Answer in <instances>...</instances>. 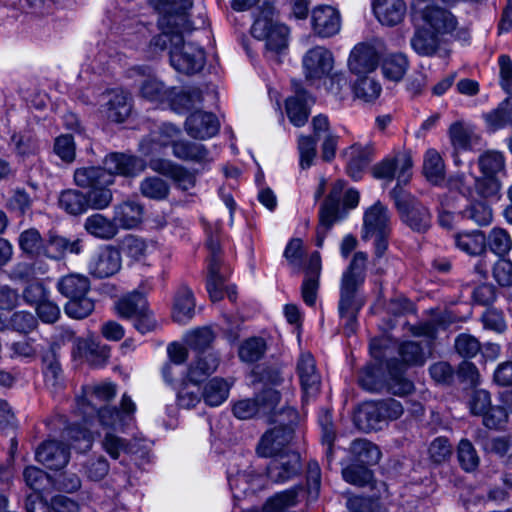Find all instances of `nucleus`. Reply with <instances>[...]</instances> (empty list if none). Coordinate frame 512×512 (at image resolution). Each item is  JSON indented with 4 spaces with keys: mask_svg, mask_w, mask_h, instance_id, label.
<instances>
[{
    "mask_svg": "<svg viewBox=\"0 0 512 512\" xmlns=\"http://www.w3.org/2000/svg\"><path fill=\"white\" fill-rule=\"evenodd\" d=\"M383 403L365 401L354 413L355 425L364 432L377 431L382 428Z\"/></svg>",
    "mask_w": 512,
    "mask_h": 512,
    "instance_id": "nucleus-25",
    "label": "nucleus"
},
{
    "mask_svg": "<svg viewBox=\"0 0 512 512\" xmlns=\"http://www.w3.org/2000/svg\"><path fill=\"white\" fill-rule=\"evenodd\" d=\"M300 471V455L294 451L272 457L267 466V476L274 483H284L297 476Z\"/></svg>",
    "mask_w": 512,
    "mask_h": 512,
    "instance_id": "nucleus-16",
    "label": "nucleus"
},
{
    "mask_svg": "<svg viewBox=\"0 0 512 512\" xmlns=\"http://www.w3.org/2000/svg\"><path fill=\"white\" fill-rule=\"evenodd\" d=\"M195 314V299L192 290L187 286H181L174 299L173 319L177 323H188Z\"/></svg>",
    "mask_w": 512,
    "mask_h": 512,
    "instance_id": "nucleus-29",
    "label": "nucleus"
},
{
    "mask_svg": "<svg viewBox=\"0 0 512 512\" xmlns=\"http://www.w3.org/2000/svg\"><path fill=\"white\" fill-rule=\"evenodd\" d=\"M458 459L466 471H473L479 464L476 450L467 439H462L458 445Z\"/></svg>",
    "mask_w": 512,
    "mask_h": 512,
    "instance_id": "nucleus-64",
    "label": "nucleus"
},
{
    "mask_svg": "<svg viewBox=\"0 0 512 512\" xmlns=\"http://www.w3.org/2000/svg\"><path fill=\"white\" fill-rule=\"evenodd\" d=\"M206 235V246L210 252L206 287L211 300L219 301L224 296L225 286V277L220 273L221 231L218 226H208Z\"/></svg>",
    "mask_w": 512,
    "mask_h": 512,
    "instance_id": "nucleus-8",
    "label": "nucleus"
},
{
    "mask_svg": "<svg viewBox=\"0 0 512 512\" xmlns=\"http://www.w3.org/2000/svg\"><path fill=\"white\" fill-rule=\"evenodd\" d=\"M456 246L469 255H479L486 246V237L480 230L462 232L455 236Z\"/></svg>",
    "mask_w": 512,
    "mask_h": 512,
    "instance_id": "nucleus-41",
    "label": "nucleus"
},
{
    "mask_svg": "<svg viewBox=\"0 0 512 512\" xmlns=\"http://www.w3.org/2000/svg\"><path fill=\"white\" fill-rule=\"evenodd\" d=\"M366 262L367 254L361 251L356 252L341 277L338 310L344 333L347 336L355 333L356 317L363 305L362 301L357 299V290L363 282V271Z\"/></svg>",
    "mask_w": 512,
    "mask_h": 512,
    "instance_id": "nucleus-2",
    "label": "nucleus"
},
{
    "mask_svg": "<svg viewBox=\"0 0 512 512\" xmlns=\"http://www.w3.org/2000/svg\"><path fill=\"white\" fill-rule=\"evenodd\" d=\"M412 18L415 22L422 21L440 36L451 34L457 27L456 17L433 0H413Z\"/></svg>",
    "mask_w": 512,
    "mask_h": 512,
    "instance_id": "nucleus-7",
    "label": "nucleus"
},
{
    "mask_svg": "<svg viewBox=\"0 0 512 512\" xmlns=\"http://www.w3.org/2000/svg\"><path fill=\"white\" fill-rule=\"evenodd\" d=\"M381 61V52L374 43L360 42L349 53L347 66L349 71L360 77L374 72Z\"/></svg>",
    "mask_w": 512,
    "mask_h": 512,
    "instance_id": "nucleus-12",
    "label": "nucleus"
},
{
    "mask_svg": "<svg viewBox=\"0 0 512 512\" xmlns=\"http://www.w3.org/2000/svg\"><path fill=\"white\" fill-rule=\"evenodd\" d=\"M251 34L265 42L267 59L279 62L278 56L288 46L289 29L275 18L274 8L272 14L257 16L251 27Z\"/></svg>",
    "mask_w": 512,
    "mask_h": 512,
    "instance_id": "nucleus-5",
    "label": "nucleus"
},
{
    "mask_svg": "<svg viewBox=\"0 0 512 512\" xmlns=\"http://www.w3.org/2000/svg\"><path fill=\"white\" fill-rule=\"evenodd\" d=\"M136 404L130 396L124 394L120 401V408L103 407L97 411L100 424L107 428L124 430L134 420Z\"/></svg>",
    "mask_w": 512,
    "mask_h": 512,
    "instance_id": "nucleus-14",
    "label": "nucleus"
},
{
    "mask_svg": "<svg viewBox=\"0 0 512 512\" xmlns=\"http://www.w3.org/2000/svg\"><path fill=\"white\" fill-rule=\"evenodd\" d=\"M154 8L159 14L158 27L166 28L169 24L176 22L185 29L190 27L188 10L193 6L192 0H151Z\"/></svg>",
    "mask_w": 512,
    "mask_h": 512,
    "instance_id": "nucleus-13",
    "label": "nucleus"
},
{
    "mask_svg": "<svg viewBox=\"0 0 512 512\" xmlns=\"http://www.w3.org/2000/svg\"><path fill=\"white\" fill-rule=\"evenodd\" d=\"M172 94L168 102L171 108L177 113H185L197 108L203 102V95L200 89L192 88L188 91H177L171 88Z\"/></svg>",
    "mask_w": 512,
    "mask_h": 512,
    "instance_id": "nucleus-32",
    "label": "nucleus"
},
{
    "mask_svg": "<svg viewBox=\"0 0 512 512\" xmlns=\"http://www.w3.org/2000/svg\"><path fill=\"white\" fill-rule=\"evenodd\" d=\"M412 158L408 152H399L392 159L386 160V183L397 180L396 187L391 192L395 206L398 211L407 215V220L417 221L416 214H420L419 221H426V210L412 197L404 191L401 186L406 185L412 177Z\"/></svg>",
    "mask_w": 512,
    "mask_h": 512,
    "instance_id": "nucleus-3",
    "label": "nucleus"
},
{
    "mask_svg": "<svg viewBox=\"0 0 512 512\" xmlns=\"http://www.w3.org/2000/svg\"><path fill=\"white\" fill-rule=\"evenodd\" d=\"M303 74L307 81H318L330 76L334 68L333 53L323 46L309 49L302 58Z\"/></svg>",
    "mask_w": 512,
    "mask_h": 512,
    "instance_id": "nucleus-11",
    "label": "nucleus"
},
{
    "mask_svg": "<svg viewBox=\"0 0 512 512\" xmlns=\"http://www.w3.org/2000/svg\"><path fill=\"white\" fill-rule=\"evenodd\" d=\"M121 268V255L111 247H102L90 258L88 270L97 278H107L116 274Z\"/></svg>",
    "mask_w": 512,
    "mask_h": 512,
    "instance_id": "nucleus-18",
    "label": "nucleus"
},
{
    "mask_svg": "<svg viewBox=\"0 0 512 512\" xmlns=\"http://www.w3.org/2000/svg\"><path fill=\"white\" fill-rule=\"evenodd\" d=\"M229 387L222 378L215 377L211 379L205 386L202 397L209 406H219L228 397Z\"/></svg>",
    "mask_w": 512,
    "mask_h": 512,
    "instance_id": "nucleus-45",
    "label": "nucleus"
},
{
    "mask_svg": "<svg viewBox=\"0 0 512 512\" xmlns=\"http://www.w3.org/2000/svg\"><path fill=\"white\" fill-rule=\"evenodd\" d=\"M102 449L112 458L119 459L123 455H130L137 452L136 442L107 432L102 441Z\"/></svg>",
    "mask_w": 512,
    "mask_h": 512,
    "instance_id": "nucleus-34",
    "label": "nucleus"
},
{
    "mask_svg": "<svg viewBox=\"0 0 512 512\" xmlns=\"http://www.w3.org/2000/svg\"><path fill=\"white\" fill-rule=\"evenodd\" d=\"M46 249H48L51 254L56 255L55 258H57L59 255L67 252L79 254L81 252V245L79 239L70 241L65 237L51 236L46 245Z\"/></svg>",
    "mask_w": 512,
    "mask_h": 512,
    "instance_id": "nucleus-59",
    "label": "nucleus"
},
{
    "mask_svg": "<svg viewBox=\"0 0 512 512\" xmlns=\"http://www.w3.org/2000/svg\"><path fill=\"white\" fill-rule=\"evenodd\" d=\"M399 355L407 365L422 366L426 362L423 348L415 341L403 342L399 346Z\"/></svg>",
    "mask_w": 512,
    "mask_h": 512,
    "instance_id": "nucleus-56",
    "label": "nucleus"
},
{
    "mask_svg": "<svg viewBox=\"0 0 512 512\" xmlns=\"http://www.w3.org/2000/svg\"><path fill=\"white\" fill-rule=\"evenodd\" d=\"M66 437L71 440L70 446L78 451L89 450L93 436L89 429L81 425H73L66 430Z\"/></svg>",
    "mask_w": 512,
    "mask_h": 512,
    "instance_id": "nucleus-55",
    "label": "nucleus"
},
{
    "mask_svg": "<svg viewBox=\"0 0 512 512\" xmlns=\"http://www.w3.org/2000/svg\"><path fill=\"white\" fill-rule=\"evenodd\" d=\"M267 342L262 337H250L239 346L238 355L241 361L254 363L261 360L267 351Z\"/></svg>",
    "mask_w": 512,
    "mask_h": 512,
    "instance_id": "nucleus-44",
    "label": "nucleus"
},
{
    "mask_svg": "<svg viewBox=\"0 0 512 512\" xmlns=\"http://www.w3.org/2000/svg\"><path fill=\"white\" fill-rule=\"evenodd\" d=\"M292 438L293 429L291 427H274L261 437L257 453L261 457H275L283 454V449L291 442Z\"/></svg>",
    "mask_w": 512,
    "mask_h": 512,
    "instance_id": "nucleus-20",
    "label": "nucleus"
},
{
    "mask_svg": "<svg viewBox=\"0 0 512 512\" xmlns=\"http://www.w3.org/2000/svg\"><path fill=\"white\" fill-rule=\"evenodd\" d=\"M351 451L363 464L376 463L381 457L379 448L365 439L354 440L351 444Z\"/></svg>",
    "mask_w": 512,
    "mask_h": 512,
    "instance_id": "nucleus-51",
    "label": "nucleus"
},
{
    "mask_svg": "<svg viewBox=\"0 0 512 512\" xmlns=\"http://www.w3.org/2000/svg\"><path fill=\"white\" fill-rule=\"evenodd\" d=\"M408 60L402 53H392L386 56V79L398 82L406 73Z\"/></svg>",
    "mask_w": 512,
    "mask_h": 512,
    "instance_id": "nucleus-58",
    "label": "nucleus"
},
{
    "mask_svg": "<svg viewBox=\"0 0 512 512\" xmlns=\"http://www.w3.org/2000/svg\"><path fill=\"white\" fill-rule=\"evenodd\" d=\"M131 103L123 90H113L108 94L107 102L102 106V113L112 122L122 123L130 115Z\"/></svg>",
    "mask_w": 512,
    "mask_h": 512,
    "instance_id": "nucleus-27",
    "label": "nucleus"
},
{
    "mask_svg": "<svg viewBox=\"0 0 512 512\" xmlns=\"http://www.w3.org/2000/svg\"><path fill=\"white\" fill-rule=\"evenodd\" d=\"M478 165L484 176H496L505 170V158L501 152L489 150L479 157Z\"/></svg>",
    "mask_w": 512,
    "mask_h": 512,
    "instance_id": "nucleus-49",
    "label": "nucleus"
},
{
    "mask_svg": "<svg viewBox=\"0 0 512 512\" xmlns=\"http://www.w3.org/2000/svg\"><path fill=\"white\" fill-rule=\"evenodd\" d=\"M59 205L67 213L78 215L86 212L88 201L83 193L77 190H66L60 195Z\"/></svg>",
    "mask_w": 512,
    "mask_h": 512,
    "instance_id": "nucleus-48",
    "label": "nucleus"
},
{
    "mask_svg": "<svg viewBox=\"0 0 512 512\" xmlns=\"http://www.w3.org/2000/svg\"><path fill=\"white\" fill-rule=\"evenodd\" d=\"M43 363L46 385L55 389L59 388L62 381V370L53 348H51L49 354L43 357Z\"/></svg>",
    "mask_w": 512,
    "mask_h": 512,
    "instance_id": "nucleus-52",
    "label": "nucleus"
},
{
    "mask_svg": "<svg viewBox=\"0 0 512 512\" xmlns=\"http://www.w3.org/2000/svg\"><path fill=\"white\" fill-rule=\"evenodd\" d=\"M372 360L361 370L359 385L369 392H379L384 387V339L373 338L369 345Z\"/></svg>",
    "mask_w": 512,
    "mask_h": 512,
    "instance_id": "nucleus-9",
    "label": "nucleus"
},
{
    "mask_svg": "<svg viewBox=\"0 0 512 512\" xmlns=\"http://www.w3.org/2000/svg\"><path fill=\"white\" fill-rule=\"evenodd\" d=\"M75 184L82 188L92 189L99 185H112L113 178L101 167H82L74 173Z\"/></svg>",
    "mask_w": 512,
    "mask_h": 512,
    "instance_id": "nucleus-31",
    "label": "nucleus"
},
{
    "mask_svg": "<svg viewBox=\"0 0 512 512\" xmlns=\"http://www.w3.org/2000/svg\"><path fill=\"white\" fill-rule=\"evenodd\" d=\"M69 448L58 441H46L36 450V460L52 470H59L69 462Z\"/></svg>",
    "mask_w": 512,
    "mask_h": 512,
    "instance_id": "nucleus-24",
    "label": "nucleus"
},
{
    "mask_svg": "<svg viewBox=\"0 0 512 512\" xmlns=\"http://www.w3.org/2000/svg\"><path fill=\"white\" fill-rule=\"evenodd\" d=\"M279 401L278 390L264 388L254 398L243 399L235 403L233 413L242 420L267 415L275 411Z\"/></svg>",
    "mask_w": 512,
    "mask_h": 512,
    "instance_id": "nucleus-10",
    "label": "nucleus"
},
{
    "mask_svg": "<svg viewBox=\"0 0 512 512\" xmlns=\"http://www.w3.org/2000/svg\"><path fill=\"white\" fill-rule=\"evenodd\" d=\"M161 33L153 37L150 47L155 51H169L171 66L183 74H194L202 70L205 65L206 57L204 50L193 42L184 40V33L193 29H185L176 22L169 24L166 28L159 27Z\"/></svg>",
    "mask_w": 512,
    "mask_h": 512,
    "instance_id": "nucleus-1",
    "label": "nucleus"
},
{
    "mask_svg": "<svg viewBox=\"0 0 512 512\" xmlns=\"http://www.w3.org/2000/svg\"><path fill=\"white\" fill-rule=\"evenodd\" d=\"M36 317L28 311H17L9 319V329L19 333H30L37 327Z\"/></svg>",
    "mask_w": 512,
    "mask_h": 512,
    "instance_id": "nucleus-61",
    "label": "nucleus"
},
{
    "mask_svg": "<svg viewBox=\"0 0 512 512\" xmlns=\"http://www.w3.org/2000/svg\"><path fill=\"white\" fill-rule=\"evenodd\" d=\"M173 155L183 161L201 162L207 159L208 150L203 144L187 140H176L173 147Z\"/></svg>",
    "mask_w": 512,
    "mask_h": 512,
    "instance_id": "nucleus-42",
    "label": "nucleus"
},
{
    "mask_svg": "<svg viewBox=\"0 0 512 512\" xmlns=\"http://www.w3.org/2000/svg\"><path fill=\"white\" fill-rule=\"evenodd\" d=\"M344 480L352 485L359 487L369 486L371 489L375 487L373 474L364 465L352 464L342 470Z\"/></svg>",
    "mask_w": 512,
    "mask_h": 512,
    "instance_id": "nucleus-46",
    "label": "nucleus"
},
{
    "mask_svg": "<svg viewBox=\"0 0 512 512\" xmlns=\"http://www.w3.org/2000/svg\"><path fill=\"white\" fill-rule=\"evenodd\" d=\"M213 340L214 334L208 327L193 330L186 335L187 345L199 352H204Z\"/></svg>",
    "mask_w": 512,
    "mask_h": 512,
    "instance_id": "nucleus-63",
    "label": "nucleus"
},
{
    "mask_svg": "<svg viewBox=\"0 0 512 512\" xmlns=\"http://www.w3.org/2000/svg\"><path fill=\"white\" fill-rule=\"evenodd\" d=\"M20 248L27 254L31 255H45L50 258H55L56 255L51 254L46 245L35 228H29L21 233L19 237Z\"/></svg>",
    "mask_w": 512,
    "mask_h": 512,
    "instance_id": "nucleus-43",
    "label": "nucleus"
},
{
    "mask_svg": "<svg viewBox=\"0 0 512 512\" xmlns=\"http://www.w3.org/2000/svg\"><path fill=\"white\" fill-rule=\"evenodd\" d=\"M345 181L336 180L322 203L319 216L320 224H334L343 221L348 213L359 204L360 195L356 189L350 188L344 192Z\"/></svg>",
    "mask_w": 512,
    "mask_h": 512,
    "instance_id": "nucleus-6",
    "label": "nucleus"
},
{
    "mask_svg": "<svg viewBox=\"0 0 512 512\" xmlns=\"http://www.w3.org/2000/svg\"><path fill=\"white\" fill-rule=\"evenodd\" d=\"M90 286L89 278L79 273H70L58 280L57 290L68 299L64 311L69 317L83 319L93 312L95 303L88 296Z\"/></svg>",
    "mask_w": 512,
    "mask_h": 512,
    "instance_id": "nucleus-4",
    "label": "nucleus"
},
{
    "mask_svg": "<svg viewBox=\"0 0 512 512\" xmlns=\"http://www.w3.org/2000/svg\"><path fill=\"white\" fill-rule=\"evenodd\" d=\"M200 381H189L187 378L183 382L177 394L178 405L190 409L195 407L202 397Z\"/></svg>",
    "mask_w": 512,
    "mask_h": 512,
    "instance_id": "nucleus-50",
    "label": "nucleus"
},
{
    "mask_svg": "<svg viewBox=\"0 0 512 512\" xmlns=\"http://www.w3.org/2000/svg\"><path fill=\"white\" fill-rule=\"evenodd\" d=\"M146 308V298L143 293L139 291L128 294L121 298L116 304L119 316L127 319H134L136 316L143 315Z\"/></svg>",
    "mask_w": 512,
    "mask_h": 512,
    "instance_id": "nucleus-36",
    "label": "nucleus"
},
{
    "mask_svg": "<svg viewBox=\"0 0 512 512\" xmlns=\"http://www.w3.org/2000/svg\"><path fill=\"white\" fill-rule=\"evenodd\" d=\"M220 358L216 352H202L193 360L187 371L189 381H204L219 366Z\"/></svg>",
    "mask_w": 512,
    "mask_h": 512,
    "instance_id": "nucleus-28",
    "label": "nucleus"
},
{
    "mask_svg": "<svg viewBox=\"0 0 512 512\" xmlns=\"http://www.w3.org/2000/svg\"><path fill=\"white\" fill-rule=\"evenodd\" d=\"M423 173L426 179L435 185L444 181L445 164L437 150L428 149L426 151L423 160Z\"/></svg>",
    "mask_w": 512,
    "mask_h": 512,
    "instance_id": "nucleus-37",
    "label": "nucleus"
},
{
    "mask_svg": "<svg viewBox=\"0 0 512 512\" xmlns=\"http://www.w3.org/2000/svg\"><path fill=\"white\" fill-rule=\"evenodd\" d=\"M143 196L153 200H163L169 194V185L163 179L152 176L145 178L140 184Z\"/></svg>",
    "mask_w": 512,
    "mask_h": 512,
    "instance_id": "nucleus-53",
    "label": "nucleus"
},
{
    "mask_svg": "<svg viewBox=\"0 0 512 512\" xmlns=\"http://www.w3.org/2000/svg\"><path fill=\"white\" fill-rule=\"evenodd\" d=\"M286 113L290 122L297 126H304L309 117L308 94L304 90H297L296 95L286 100Z\"/></svg>",
    "mask_w": 512,
    "mask_h": 512,
    "instance_id": "nucleus-33",
    "label": "nucleus"
},
{
    "mask_svg": "<svg viewBox=\"0 0 512 512\" xmlns=\"http://www.w3.org/2000/svg\"><path fill=\"white\" fill-rule=\"evenodd\" d=\"M115 394V385L111 383L87 386L83 389V395L77 396L76 408L79 414L83 415L85 422H87L88 419L93 417L99 410L93 401L99 400L106 402L111 400Z\"/></svg>",
    "mask_w": 512,
    "mask_h": 512,
    "instance_id": "nucleus-15",
    "label": "nucleus"
},
{
    "mask_svg": "<svg viewBox=\"0 0 512 512\" xmlns=\"http://www.w3.org/2000/svg\"><path fill=\"white\" fill-rule=\"evenodd\" d=\"M438 34L427 28H419L416 30L411 40L413 49L423 56H431L436 53L439 48L440 40Z\"/></svg>",
    "mask_w": 512,
    "mask_h": 512,
    "instance_id": "nucleus-39",
    "label": "nucleus"
},
{
    "mask_svg": "<svg viewBox=\"0 0 512 512\" xmlns=\"http://www.w3.org/2000/svg\"><path fill=\"white\" fill-rule=\"evenodd\" d=\"M101 168L114 179L115 175H136L144 170L145 165L137 157L122 153H111L105 157Z\"/></svg>",
    "mask_w": 512,
    "mask_h": 512,
    "instance_id": "nucleus-23",
    "label": "nucleus"
},
{
    "mask_svg": "<svg viewBox=\"0 0 512 512\" xmlns=\"http://www.w3.org/2000/svg\"><path fill=\"white\" fill-rule=\"evenodd\" d=\"M312 28L321 38H329L339 33L341 16L339 11L329 5H320L312 11Z\"/></svg>",
    "mask_w": 512,
    "mask_h": 512,
    "instance_id": "nucleus-19",
    "label": "nucleus"
},
{
    "mask_svg": "<svg viewBox=\"0 0 512 512\" xmlns=\"http://www.w3.org/2000/svg\"><path fill=\"white\" fill-rule=\"evenodd\" d=\"M301 491V487L295 486L275 494L267 501L261 512H286L298 504Z\"/></svg>",
    "mask_w": 512,
    "mask_h": 512,
    "instance_id": "nucleus-38",
    "label": "nucleus"
},
{
    "mask_svg": "<svg viewBox=\"0 0 512 512\" xmlns=\"http://www.w3.org/2000/svg\"><path fill=\"white\" fill-rule=\"evenodd\" d=\"M296 370L303 391V399L308 401L317 395L321 385V376L310 352L301 353Z\"/></svg>",
    "mask_w": 512,
    "mask_h": 512,
    "instance_id": "nucleus-17",
    "label": "nucleus"
},
{
    "mask_svg": "<svg viewBox=\"0 0 512 512\" xmlns=\"http://www.w3.org/2000/svg\"><path fill=\"white\" fill-rule=\"evenodd\" d=\"M347 172L355 180L360 177L361 171L373 159L372 147L362 148L358 145L351 146L347 153Z\"/></svg>",
    "mask_w": 512,
    "mask_h": 512,
    "instance_id": "nucleus-35",
    "label": "nucleus"
},
{
    "mask_svg": "<svg viewBox=\"0 0 512 512\" xmlns=\"http://www.w3.org/2000/svg\"><path fill=\"white\" fill-rule=\"evenodd\" d=\"M382 91L381 84L373 78L360 76L354 85V93L357 98L365 102H371L377 99Z\"/></svg>",
    "mask_w": 512,
    "mask_h": 512,
    "instance_id": "nucleus-54",
    "label": "nucleus"
},
{
    "mask_svg": "<svg viewBox=\"0 0 512 512\" xmlns=\"http://www.w3.org/2000/svg\"><path fill=\"white\" fill-rule=\"evenodd\" d=\"M488 245L496 255L503 256L511 249L512 240L506 230L495 227L489 235Z\"/></svg>",
    "mask_w": 512,
    "mask_h": 512,
    "instance_id": "nucleus-60",
    "label": "nucleus"
},
{
    "mask_svg": "<svg viewBox=\"0 0 512 512\" xmlns=\"http://www.w3.org/2000/svg\"><path fill=\"white\" fill-rule=\"evenodd\" d=\"M179 135L180 130L176 126L165 123L141 141L140 150L145 156L160 153L167 146L173 148Z\"/></svg>",
    "mask_w": 512,
    "mask_h": 512,
    "instance_id": "nucleus-22",
    "label": "nucleus"
},
{
    "mask_svg": "<svg viewBox=\"0 0 512 512\" xmlns=\"http://www.w3.org/2000/svg\"><path fill=\"white\" fill-rule=\"evenodd\" d=\"M460 220L472 221L475 224H490L493 221V211L485 202L475 201L460 212Z\"/></svg>",
    "mask_w": 512,
    "mask_h": 512,
    "instance_id": "nucleus-47",
    "label": "nucleus"
},
{
    "mask_svg": "<svg viewBox=\"0 0 512 512\" xmlns=\"http://www.w3.org/2000/svg\"><path fill=\"white\" fill-rule=\"evenodd\" d=\"M137 71L147 76L140 86V93L143 98L151 102L168 101L172 94L171 89H167L161 81L153 77L149 68H138Z\"/></svg>",
    "mask_w": 512,
    "mask_h": 512,
    "instance_id": "nucleus-30",
    "label": "nucleus"
},
{
    "mask_svg": "<svg viewBox=\"0 0 512 512\" xmlns=\"http://www.w3.org/2000/svg\"><path fill=\"white\" fill-rule=\"evenodd\" d=\"M473 183L476 194L484 199L497 197L501 190V183L495 176L476 177Z\"/></svg>",
    "mask_w": 512,
    "mask_h": 512,
    "instance_id": "nucleus-62",
    "label": "nucleus"
},
{
    "mask_svg": "<svg viewBox=\"0 0 512 512\" xmlns=\"http://www.w3.org/2000/svg\"><path fill=\"white\" fill-rule=\"evenodd\" d=\"M115 220L120 224H139L143 221V208L135 202H125L116 208Z\"/></svg>",
    "mask_w": 512,
    "mask_h": 512,
    "instance_id": "nucleus-57",
    "label": "nucleus"
},
{
    "mask_svg": "<svg viewBox=\"0 0 512 512\" xmlns=\"http://www.w3.org/2000/svg\"><path fill=\"white\" fill-rule=\"evenodd\" d=\"M453 148L458 150H473L481 143V137L476 129L465 122H455L448 130Z\"/></svg>",
    "mask_w": 512,
    "mask_h": 512,
    "instance_id": "nucleus-26",
    "label": "nucleus"
},
{
    "mask_svg": "<svg viewBox=\"0 0 512 512\" xmlns=\"http://www.w3.org/2000/svg\"><path fill=\"white\" fill-rule=\"evenodd\" d=\"M185 129L192 138L206 140L219 132L220 123L213 113L195 111L187 117Z\"/></svg>",
    "mask_w": 512,
    "mask_h": 512,
    "instance_id": "nucleus-21",
    "label": "nucleus"
},
{
    "mask_svg": "<svg viewBox=\"0 0 512 512\" xmlns=\"http://www.w3.org/2000/svg\"><path fill=\"white\" fill-rule=\"evenodd\" d=\"M484 119L493 130L512 126V97L505 98L497 108L484 114Z\"/></svg>",
    "mask_w": 512,
    "mask_h": 512,
    "instance_id": "nucleus-40",
    "label": "nucleus"
}]
</instances>
